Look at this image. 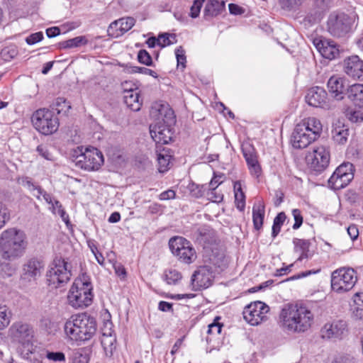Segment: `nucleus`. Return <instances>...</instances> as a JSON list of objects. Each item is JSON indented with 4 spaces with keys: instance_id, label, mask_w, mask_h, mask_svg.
<instances>
[{
    "instance_id": "1",
    "label": "nucleus",
    "mask_w": 363,
    "mask_h": 363,
    "mask_svg": "<svg viewBox=\"0 0 363 363\" xmlns=\"http://www.w3.org/2000/svg\"><path fill=\"white\" fill-rule=\"evenodd\" d=\"M313 314L305 306L288 303L279 314L281 327L289 332L303 333L311 326Z\"/></svg>"
},
{
    "instance_id": "2",
    "label": "nucleus",
    "mask_w": 363,
    "mask_h": 363,
    "mask_svg": "<svg viewBox=\"0 0 363 363\" xmlns=\"http://www.w3.org/2000/svg\"><path fill=\"white\" fill-rule=\"evenodd\" d=\"M66 337L78 344L90 340L96 334L97 323L87 313L72 315L64 324Z\"/></svg>"
},
{
    "instance_id": "3",
    "label": "nucleus",
    "mask_w": 363,
    "mask_h": 363,
    "mask_svg": "<svg viewBox=\"0 0 363 363\" xmlns=\"http://www.w3.org/2000/svg\"><path fill=\"white\" fill-rule=\"evenodd\" d=\"M27 247V236L21 230L9 228L0 235V255L5 260L12 261L23 257Z\"/></svg>"
},
{
    "instance_id": "4",
    "label": "nucleus",
    "mask_w": 363,
    "mask_h": 363,
    "mask_svg": "<svg viewBox=\"0 0 363 363\" xmlns=\"http://www.w3.org/2000/svg\"><path fill=\"white\" fill-rule=\"evenodd\" d=\"M92 286L88 277L74 280L68 295L69 304L74 308H83L90 306L93 301Z\"/></svg>"
},
{
    "instance_id": "5",
    "label": "nucleus",
    "mask_w": 363,
    "mask_h": 363,
    "mask_svg": "<svg viewBox=\"0 0 363 363\" xmlns=\"http://www.w3.org/2000/svg\"><path fill=\"white\" fill-rule=\"evenodd\" d=\"M9 336L13 342L21 345V353L23 357L32 361L31 354L35 353L33 345L34 331L28 323L16 322L9 330Z\"/></svg>"
},
{
    "instance_id": "6",
    "label": "nucleus",
    "mask_w": 363,
    "mask_h": 363,
    "mask_svg": "<svg viewBox=\"0 0 363 363\" xmlns=\"http://www.w3.org/2000/svg\"><path fill=\"white\" fill-rule=\"evenodd\" d=\"M72 157L77 167L89 172L98 170L104 162L101 152L93 147H78Z\"/></svg>"
},
{
    "instance_id": "7",
    "label": "nucleus",
    "mask_w": 363,
    "mask_h": 363,
    "mask_svg": "<svg viewBox=\"0 0 363 363\" xmlns=\"http://www.w3.org/2000/svg\"><path fill=\"white\" fill-rule=\"evenodd\" d=\"M34 128L40 133L48 135L55 133L59 128V119L54 111L40 108L31 117Z\"/></svg>"
},
{
    "instance_id": "8",
    "label": "nucleus",
    "mask_w": 363,
    "mask_h": 363,
    "mask_svg": "<svg viewBox=\"0 0 363 363\" xmlns=\"http://www.w3.org/2000/svg\"><path fill=\"white\" fill-rule=\"evenodd\" d=\"M47 281L50 286L55 288L66 284L71 278V266L64 259H54L50 269L47 272Z\"/></svg>"
},
{
    "instance_id": "9",
    "label": "nucleus",
    "mask_w": 363,
    "mask_h": 363,
    "mask_svg": "<svg viewBox=\"0 0 363 363\" xmlns=\"http://www.w3.org/2000/svg\"><path fill=\"white\" fill-rule=\"evenodd\" d=\"M169 247L172 253L182 263L189 264L196 259V250L186 238L175 236L169 239Z\"/></svg>"
},
{
    "instance_id": "10",
    "label": "nucleus",
    "mask_w": 363,
    "mask_h": 363,
    "mask_svg": "<svg viewBox=\"0 0 363 363\" xmlns=\"http://www.w3.org/2000/svg\"><path fill=\"white\" fill-rule=\"evenodd\" d=\"M357 281V273L352 268H340L331 275V288L334 291L342 293L351 290Z\"/></svg>"
},
{
    "instance_id": "11",
    "label": "nucleus",
    "mask_w": 363,
    "mask_h": 363,
    "mask_svg": "<svg viewBox=\"0 0 363 363\" xmlns=\"http://www.w3.org/2000/svg\"><path fill=\"white\" fill-rule=\"evenodd\" d=\"M354 178V166L350 162L340 164L328 179L329 186L339 190L347 186Z\"/></svg>"
},
{
    "instance_id": "12",
    "label": "nucleus",
    "mask_w": 363,
    "mask_h": 363,
    "mask_svg": "<svg viewBox=\"0 0 363 363\" xmlns=\"http://www.w3.org/2000/svg\"><path fill=\"white\" fill-rule=\"evenodd\" d=\"M348 333V326L346 321L333 320L324 324L320 329V336L323 339L336 342L344 339Z\"/></svg>"
},
{
    "instance_id": "13",
    "label": "nucleus",
    "mask_w": 363,
    "mask_h": 363,
    "mask_svg": "<svg viewBox=\"0 0 363 363\" xmlns=\"http://www.w3.org/2000/svg\"><path fill=\"white\" fill-rule=\"evenodd\" d=\"M269 307L262 301H255L245 307L243 311L244 319L252 325H257L263 321Z\"/></svg>"
},
{
    "instance_id": "14",
    "label": "nucleus",
    "mask_w": 363,
    "mask_h": 363,
    "mask_svg": "<svg viewBox=\"0 0 363 363\" xmlns=\"http://www.w3.org/2000/svg\"><path fill=\"white\" fill-rule=\"evenodd\" d=\"M44 269L43 263L37 258L28 259L22 266L21 280L26 283H35Z\"/></svg>"
},
{
    "instance_id": "15",
    "label": "nucleus",
    "mask_w": 363,
    "mask_h": 363,
    "mask_svg": "<svg viewBox=\"0 0 363 363\" xmlns=\"http://www.w3.org/2000/svg\"><path fill=\"white\" fill-rule=\"evenodd\" d=\"M330 158L328 148L325 146H318L307 157V160L314 171L320 172L328 166Z\"/></svg>"
},
{
    "instance_id": "16",
    "label": "nucleus",
    "mask_w": 363,
    "mask_h": 363,
    "mask_svg": "<svg viewBox=\"0 0 363 363\" xmlns=\"http://www.w3.org/2000/svg\"><path fill=\"white\" fill-rule=\"evenodd\" d=\"M349 87L347 79L338 74L331 76L327 82L328 92L337 101H342L345 98Z\"/></svg>"
},
{
    "instance_id": "17",
    "label": "nucleus",
    "mask_w": 363,
    "mask_h": 363,
    "mask_svg": "<svg viewBox=\"0 0 363 363\" xmlns=\"http://www.w3.org/2000/svg\"><path fill=\"white\" fill-rule=\"evenodd\" d=\"M213 275L208 266H200L191 276V286L195 291L208 288L213 282Z\"/></svg>"
},
{
    "instance_id": "18",
    "label": "nucleus",
    "mask_w": 363,
    "mask_h": 363,
    "mask_svg": "<svg viewBox=\"0 0 363 363\" xmlns=\"http://www.w3.org/2000/svg\"><path fill=\"white\" fill-rule=\"evenodd\" d=\"M316 138L305 128L304 124H297L291 136V143L296 149H303L308 147Z\"/></svg>"
},
{
    "instance_id": "19",
    "label": "nucleus",
    "mask_w": 363,
    "mask_h": 363,
    "mask_svg": "<svg viewBox=\"0 0 363 363\" xmlns=\"http://www.w3.org/2000/svg\"><path fill=\"white\" fill-rule=\"evenodd\" d=\"M158 122L156 124L150 125V133L152 140L158 144H167L173 137V132L169 125Z\"/></svg>"
},
{
    "instance_id": "20",
    "label": "nucleus",
    "mask_w": 363,
    "mask_h": 363,
    "mask_svg": "<svg viewBox=\"0 0 363 363\" xmlns=\"http://www.w3.org/2000/svg\"><path fill=\"white\" fill-rule=\"evenodd\" d=\"M343 69L350 77L363 81V60L357 55H352L344 60Z\"/></svg>"
},
{
    "instance_id": "21",
    "label": "nucleus",
    "mask_w": 363,
    "mask_h": 363,
    "mask_svg": "<svg viewBox=\"0 0 363 363\" xmlns=\"http://www.w3.org/2000/svg\"><path fill=\"white\" fill-rule=\"evenodd\" d=\"M313 44L323 57L330 60L339 56L340 50L337 45L332 40L314 39Z\"/></svg>"
},
{
    "instance_id": "22",
    "label": "nucleus",
    "mask_w": 363,
    "mask_h": 363,
    "mask_svg": "<svg viewBox=\"0 0 363 363\" xmlns=\"http://www.w3.org/2000/svg\"><path fill=\"white\" fill-rule=\"evenodd\" d=\"M335 0H313L315 11H311L306 17L308 23L320 21L325 12L328 11L334 4Z\"/></svg>"
},
{
    "instance_id": "23",
    "label": "nucleus",
    "mask_w": 363,
    "mask_h": 363,
    "mask_svg": "<svg viewBox=\"0 0 363 363\" xmlns=\"http://www.w3.org/2000/svg\"><path fill=\"white\" fill-rule=\"evenodd\" d=\"M328 94L320 86L311 88L306 96V101L311 106H322L326 102Z\"/></svg>"
},
{
    "instance_id": "24",
    "label": "nucleus",
    "mask_w": 363,
    "mask_h": 363,
    "mask_svg": "<svg viewBox=\"0 0 363 363\" xmlns=\"http://www.w3.org/2000/svg\"><path fill=\"white\" fill-rule=\"evenodd\" d=\"M225 10L224 1L207 0L203 9V16L206 21H210L212 18L221 15Z\"/></svg>"
},
{
    "instance_id": "25",
    "label": "nucleus",
    "mask_w": 363,
    "mask_h": 363,
    "mask_svg": "<svg viewBox=\"0 0 363 363\" xmlns=\"http://www.w3.org/2000/svg\"><path fill=\"white\" fill-rule=\"evenodd\" d=\"M331 135L335 143L345 145L350 135V129L342 122L337 121L333 124Z\"/></svg>"
},
{
    "instance_id": "26",
    "label": "nucleus",
    "mask_w": 363,
    "mask_h": 363,
    "mask_svg": "<svg viewBox=\"0 0 363 363\" xmlns=\"http://www.w3.org/2000/svg\"><path fill=\"white\" fill-rule=\"evenodd\" d=\"M293 244L294 245L295 252L300 254L296 262L302 261L304 259H308L313 256V252L310 250L311 245L310 240L294 238Z\"/></svg>"
},
{
    "instance_id": "27",
    "label": "nucleus",
    "mask_w": 363,
    "mask_h": 363,
    "mask_svg": "<svg viewBox=\"0 0 363 363\" xmlns=\"http://www.w3.org/2000/svg\"><path fill=\"white\" fill-rule=\"evenodd\" d=\"M90 41L89 35H79L58 43L57 47L60 50L79 48L86 45Z\"/></svg>"
},
{
    "instance_id": "28",
    "label": "nucleus",
    "mask_w": 363,
    "mask_h": 363,
    "mask_svg": "<svg viewBox=\"0 0 363 363\" xmlns=\"http://www.w3.org/2000/svg\"><path fill=\"white\" fill-rule=\"evenodd\" d=\"M358 21V16L355 11L348 10L345 11H336L330 15L328 23H354Z\"/></svg>"
},
{
    "instance_id": "29",
    "label": "nucleus",
    "mask_w": 363,
    "mask_h": 363,
    "mask_svg": "<svg viewBox=\"0 0 363 363\" xmlns=\"http://www.w3.org/2000/svg\"><path fill=\"white\" fill-rule=\"evenodd\" d=\"M352 26V24H327V29L335 38H346L354 31Z\"/></svg>"
},
{
    "instance_id": "30",
    "label": "nucleus",
    "mask_w": 363,
    "mask_h": 363,
    "mask_svg": "<svg viewBox=\"0 0 363 363\" xmlns=\"http://www.w3.org/2000/svg\"><path fill=\"white\" fill-rule=\"evenodd\" d=\"M346 96L356 106L363 107V84H354L350 86Z\"/></svg>"
},
{
    "instance_id": "31",
    "label": "nucleus",
    "mask_w": 363,
    "mask_h": 363,
    "mask_svg": "<svg viewBox=\"0 0 363 363\" xmlns=\"http://www.w3.org/2000/svg\"><path fill=\"white\" fill-rule=\"evenodd\" d=\"M124 102L132 111H138L141 108L143 100L138 90H129L125 93Z\"/></svg>"
},
{
    "instance_id": "32",
    "label": "nucleus",
    "mask_w": 363,
    "mask_h": 363,
    "mask_svg": "<svg viewBox=\"0 0 363 363\" xmlns=\"http://www.w3.org/2000/svg\"><path fill=\"white\" fill-rule=\"evenodd\" d=\"M264 206L262 203H255L252 207V221L255 229L259 230L263 225Z\"/></svg>"
},
{
    "instance_id": "33",
    "label": "nucleus",
    "mask_w": 363,
    "mask_h": 363,
    "mask_svg": "<svg viewBox=\"0 0 363 363\" xmlns=\"http://www.w3.org/2000/svg\"><path fill=\"white\" fill-rule=\"evenodd\" d=\"M301 124H304L305 128L308 130L310 133H313L316 139L320 136L322 131V124L318 118L315 117H309L304 119Z\"/></svg>"
},
{
    "instance_id": "34",
    "label": "nucleus",
    "mask_w": 363,
    "mask_h": 363,
    "mask_svg": "<svg viewBox=\"0 0 363 363\" xmlns=\"http://www.w3.org/2000/svg\"><path fill=\"white\" fill-rule=\"evenodd\" d=\"M109 24L107 28V33L109 37L118 38L122 36L127 31L130 30L135 24Z\"/></svg>"
},
{
    "instance_id": "35",
    "label": "nucleus",
    "mask_w": 363,
    "mask_h": 363,
    "mask_svg": "<svg viewBox=\"0 0 363 363\" xmlns=\"http://www.w3.org/2000/svg\"><path fill=\"white\" fill-rule=\"evenodd\" d=\"M245 159L251 174L258 177L261 174L262 169L258 161L257 154Z\"/></svg>"
},
{
    "instance_id": "36",
    "label": "nucleus",
    "mask_w": 363,
    "mask_h": 363,
    "mask_svg": "<svg viewBox=\"0 0 363 363\" xmlns=\"http://www.w3.org/2000/svg\"><path fill=\"white\" fill-rule=\"evenodd\" d=\"M113 333V331L111 328L108 329V333L103 332L101 343L105 350L112 351L113 346L116 341V336Z\"/></svg>"
},
{
    "instance_id": "37",
    "label": "nucleus",
    "mask_w": 363,
    "mask_h": 363,
    "mask_svg": "<svg viewBox=\"0 0 363 363\" xmlns=\"http://www.w3.org/2000/svg\"><path fill=\"white\" fill-rule=\"evenodd\" d=\"M353 313L359 319H363V293H357L353 300Z\"/></svg>"
},
{
    "instance_id": "38",
    "label": "nucleus",
    "mask_w": 363,
    "mask_h": 363,
    "mask_svg": "<svg viewBox=\"0 0 363 363\" xmlns=\"http://www.w3.org/2000/svg\"><path fill=\"white\" fill-rule=\"evenodd\" d=\"M305 0H279L281 8L285 11H296Z\"/></svg>"
},
{
    "instance_id": "39",
    "label": "nucleus",
    "mask_w": 363,
    "mask_h": 363,
    "mask_svg": "<svg viewBox=\"0 0 363 363\" xmlns=\"http://www.w3.org/2000/svg\"><path fill=\"white\" fill-rule=\"evenodd\" d=\"M11 313L6 306L0 305V330L6 328L10 323Z\"/></svg>"
},
{
    "instance_id": "40",
    "label": "nucleus",
    "mask_w": 363,
    "mask_h": 363,
    "mask_svg": "<svg viewBox=\"0 0 363 363\" xmlns=\"http://www.w3.org/2000/svg\"><path fill=\"white\" fill-rule=\"evenodd\" d=\"M158 45L164 48L177 43V36L174 33H164L158 35Z\"/></svg>"
},
{
    "instance_id": "41",
    "label": "nucleus",
    "mask_w": 363,
    "mask_h": 363,
    "mask_svg": "<svg viewBox=\"0 0 363 363\" xmlns=\"http://www.w3.org/2000/svg\"><path fill=\"white\" fill-rule=\"evenodd\" d=\"M71 108L69 103L64 98L59 97L52 104V108L57 114L66 113Z\"/></svg>"
},
{
    "instance_id": "42",
    "label": "nucleus",
    "mask_w": 363,
    "mask_h": 363,
    "mask_svg": "<svg viewBox=\"0 0 363 363\" xmlns=\"http://www.w3.org/2000/svg\"><path fill=\"white\" fill-rule=\"evenodd\" d=\"M89 357L85 348L74 350L72 354V363H88Z\"/></svg>"
},
{
    "instance_id": "43",
    "label": "nucleus",
    "mask_w": 363,
    "mask_h": 363,
    "mask_svg": "<svg viewBox=\"0 0 363 363\" xmlns=\"http://www.w3.org/2000/svg\"><path fill=\"white\" fill-rule=\"evenodd\" d=\"M53 213H57L62 218V220L66 223L67 225L69 223V218L68 214L66 213L65 209L63 208L61 203L55 200L54 203L52 205V208H50Z\"/></svg>"
},
{
    "instance_id": "44",
    "label": "nucleus",
    "mask_w": 363,
    "mask_h": 363,
    "mask_svg": "<svg viewBox=\"0 0 363 363\" xmlns=\"http://www.w3.org/2000/svg\"><path fill=\"white\" fill-rule=\"evenodd\" d=\"M171 156L167 154L160 153L157 155V161L160 172L164 173L169 169Z\"/></svg>"
},
{
    "instance_id": "45",
    "label": "nucleus",
    "mask_w": 363,
    "mask_h": 363,
    "mask_svg": "<svg viewBox=\"0 0 363 363\" xmlns=\"http://www.w3.org/2000/svg\"><path fill=\"white\" fill-rule=\"evenodd\" d=\"M165 281L168 284H177L182 279L181 273L173 269H170L165 272Z\"/></svg>"
},
{
    "instance_id": "46",
    "label": "nucleus",
    "mask_w": 363,
    "mask_h": 363,
    "mask_svg": "<svg viewBox=\"0 0 363 363\" xmlns=\"http://www.w3.org/2000/svg\"><path fill=\"white\" fill-rule=\"evenodd\" d=\"M220 320V317L216 316L213 323L208 325L207 331L208 335H219L220 334L223 325L219 322Z\"/></svg>"
},
{
    "instance_id": "47",
    "label": "nucleus",
    "mask_w": 363,
    "mask_h": 363,
    "mask_svg": "<svg viewBox=\"0 0 363 363\" xmlns=\"http://www.w3.org/2000/svg\"><path fill=\"white\" fill-rule=\"evenodd\" d=\"M188 189L191 195L194 198L202 197L206 191V187L203 185L200 186L193 182L188 185Z\"/></svg>"
},
{
    "instance_id": "48",
    "label": "nucleus",
    "mask_w": 363,
    "mask_h": 363,
    "mask_svg": "<svg viewBox=\"0 0 363 363\" xmlns=\"http://www.w3.org/2000/svg\"><path fill=\"white\" fill-rule=\"evenodd\" d=\"M241 150L244 158L257 154L254 145L250 141H244L242 143Z\"/></svg>"
},
{
    "instance_id": "49",
    "label": "nucleus",
    "mask_w": 363,
    "mask_h": 363,
    "mask_svg": "<svg viewBox=\"0 0 363 363\" xmlns=\"http://www.w3.org/2000/svg\"><path fill=\"white\" fill-rule=\"evenodd\" d=\"M36 151L40 156L43 158L49 160L53 161L54 156L52 153L50 151L48 147L46 145L40 144L36 147Z\"/></svg>"
},
{
    "instance_id": "50",
    "label": "nucleus",
    "mask_w": 363,
    "mask_h": 363,
    "mask_svg": "<svg viewBox=\"0 0 363 363\" xmlns=\"http://www.w3.org/2000/svg\"><path fill=\"white\" fill-rule=\"evenodd\" d=\"M10 219V211L8 208L0 202V229L2 228L6 222Z\"/></svg>"
},
{
    "instance_id": "51",
    "label": "nucleus",
    "mask_w": 363,
    "mask_h": 363,
    "mask_svg": "<svg viewBox=\"0 0 363 363\" xmlns=\"http://www.w3.org/2000/svg\"><path fill=\"white\" fill-rule=\"evenodd\" d=\"M138 60L141 64L147 66L152 65V57L150 53L145 50H140L138 53Z\"/></svg>"
},
{
    "instance_id": "52",
    "label": "nucleus",
    "mask_w": 363,
    "mask_h": 363,
    "mask_svg": "<svg viewBox=\"0 0 363 363\" xmlns=\"http://www.w3.org/2000/svg\"><path fill=\"white\" fill-rule=\"evenodd\" d=\"M46 357L55 362H63L66 361L65 354L62 352H47Z\"/></svg>"
},
{
    "instance_id": "53",
    "label": "nucleus",
    "mask_w": 363,
    "mask_h": 363,
    "mask_svg": "<svg viewBox=\"0 0 363 363\" xmlns=\"http://www.w3.org/2000/svg\"><path fill=\"white\" fill-rule=\"evenodd\" d=\"M205 0H194L191 8L189 15L191 18H196L199 16L201 9L203 6Z\"/></svg>"
},
{
    "instance_id": "54",
    "label": "nucleus",
    "mask_w": 363,
    "mask_h": 363,
    "mask_svg": "<svg viewBox=\"0 0 363 363\" xmlns=\"http://www.w3.org/2000/svg\"><path fill=\"white\" fill-rule=\"evenodd\" d=\"M33 196H35L37 199H40V196H42L44 200L48 203L51 205L50 208H52V205L54 201H52V196L50 194L47 193L42 188L38 189V192H34Z\"/></svg>"
},
{
    "instance_id": "55",
    "label": "nucleus",
    "mask_w": 363,
    "mask_h": 363,
    "mask_svg": "<svg viewBox=\"0 0 363 363\" xmlns=\"http://www.w3.org/2000/svg\"><path fill=\"white\" fill-rule=\"evenodd\" d=\"M20 184L24 187H26L32 193V194L34 192H38V189L41 188L40 186L35 185L33 182L32 179L28 177H23L20 182Z\"/></svg>"
},
{
    "instance_id": "56",
    "label": "nucleus",
    "mask_w": 363,
    "mask_h": 363,
    "mask_svg": "<svg viewBox=\"0 0 363 363\" xmlns=\"http://www.w3.org/2000/svg\"><path fill=\"white\" fill-rule=\"evenodd\" d=\"M333 363H357V362L350 354H340L335 356Z\"/></svg>"
},
{
    "instance_id": "57",
    "label": "nucleus",
    "mask_w": 363,
    "mask_h": 363,
    "mask_svg": "<svg viewBox=\"0 0 363 363\" xmlns=\"http://www.w3.org/2000/svg\"><path fill=\"white\" fill-rule=\"evenodd\" d=\"M176 58L177 61V67L181 66L182 69L186 67V56L184 50L179 47L175 50Z\"/></svg>"
},
{
    "instance_id": "58",
    "label": "nucleus",
    "mask_w": 363,
    "mask_h": 363,
    "mask_svg": "<svg viewBox=\"0 0 363 363\" xmlns=\"http://www.w3.org/2000/svg\"><path fill=\"white\" fill-rule=\"evenodd\" d=\"M348 118L352 123L363 121V111L358 109L350 111L348 113Z\"/></svg>"
},
{
    "instance_id": "59",
    "label": "nucleus",
    "mask_w": 363,
    "mask_h": 363,
    "mask_svg": "<svg viewBox=\"0 0 363 363\" xmlns=\"http://www.w3.org/2000/svg\"><path fill=\"white\" fill-rule=\"evenodd\" d=\"M43 39V33L42 31L36 32L29 35L26 38V42L28 45H32Z\"/></svg>"
},
{
    "instance_id": "60",
    "label": "nucleus",
    "mask_w": 363,
    "mask_h": 363,
    "mask_svg": "<svg viewBox=\"0 0 363 363\" xmlns=\"http://www.w3.org/2000/svg\"><path fill=\"white\" fill-rule=\"evenodd\" d=\"M235 203L237 208L242 211L245 207V195L244 192H239L235 194Z\"/></svg>"
},
{
    "instance_id": "61",
    "label": "nucleus",
    "mask_w": 363,
    "mask_h": 363,
    "mask_svg": "<svg viewBox=\"0 0 363 363\" xmlns=\"http://www.w3.org/2000/svg\"><path fill=\"white\" fill-rule=\"evenodd\" d=\"M223 176L224 175L223 174H217L214 173V176L209 183L210 190H211V194H214L213 191L218 186V185L223 183V180L222 179V178L223 177Z\"/></svg>"
},
{
    "instance_id": "62",
    "label": "nucleus",
    "mask_w": 363,
    "mask_h": 363,
    "mask_svg": "<svg viewBox=\"0 0 363 363\" xmlns=\"http://www.w3.org/2000/svg\"><path fill=\"white\" fill-rule=\"evenodd\" d=\"M292 215L295 220V223L293 225V229L297 230L301 226L303 223V216L301 215V211L297 208L292 211Z\"/></svg>"
},
{
    "instance_id": "63",
    "label": "nucleus",
    "mask_w": 363,
    "mask_h": 363,
    "mask_svg": "<svg viewBox=\"0 0 363 363\" xmlns=\"http://www.w3.org/2000/svg\"><path fill=\"white\" fill-rule=\"evenodd\" d=\"M131 69V72L133 73H140L145 75H150L152 76L153 77H157V73L150 69L138 66L132 67Z\"/></svg>"
},
{
    "instance_id": "64",
    "label": "nucleus",
    "mask_w": 363,
    "mask_h": 363,
    "mask_svg": "<svg viewBox=\"0 0 363 363\" xmlns=\"http://www.w3.org/2000/svg\"><path fill=\"white\" fill-rule=\"evenodd\" d=\"M228 9L230 13L235 16H240L245 12V9L243 7L233 3L229 4Z\"/></svg>"
}]
</instances>
